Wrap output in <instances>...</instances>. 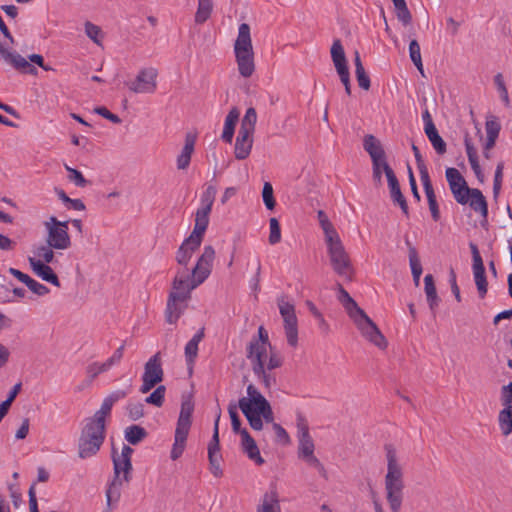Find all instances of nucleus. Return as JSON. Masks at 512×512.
<instances>
[{"instance_id":"obj_1","label":"nucleus","mask_w":512,"mask_h":512,"mask_svg":"<svg viewBox=\"0 0 512 512\" xmlns=\"http://www.w3.org/2000/svg\"><path fill=\"white\" fill-rule=\"evenodd\" d=\"M214 259L215 250L211 245H207L190 272L188 269L177 270L165 310L168 323L175 324L185 312L192 290L201 285L211 274Z\"/></svg>"},{"instance_id":"obj_2","label":"nucleus","mask_w":512,"mask_h":512,"mask_svg":"<svg viewBox=\"0 0 512 512\" xmlns=\"http://www.w3.org/2000/svg\"><path fill=\"white\" fill-rule=\"evenodd\" d=\"M127 396L125 390H116L106 396L93 416L84 420V426L78 440V456L87 459L95 456L105 440L106 418L110 415L113 405Z\"/></svg>"},{"instance_id":"obj_3","label":"nucleus","mask_w":512,"mask_h":512,"mask_svg":"<svg viewBox=\"0 0 512 512\" xmlns=\"http://www.w3.org/2000/svg\"><path fill=\"white\" fill-rule=\"evenodd\" d=\"M247 359L258 380L270 389L276 384V378L271 373L282 365V358L272 351L269 337L263 326L258 328V338H253L247 346Z\"/></svg>"},{"instance_id":"obj_4","label":"nucleus","mask_w":512,"mask_h":512,"mask_svg":"<svg viewBox=\"0 0 512 512\" xmlns=\"http://www.w3.org/2000/svg\"><path fill=\"white\" fill-rule=\"evenodd\" d=\"M238 407L254 430L263 428V421L272 423L277 440L283 444L289 443V435L278 423H274V414L270 403L253 384L247 386V396L239 399Z\"/></svg>"},{"instance_id":"obj_5","label":"nucleus","mask_w":512,"mask_h":512,"mask_svg":"<svg viewBox=\"0 0 512 512\" xmlns=\"http://www.w3.org/2000/svg\"><path fill=\"white\" fill-rule=\"evenodd\" d=\"M387 473L384 477L385 497L391 512H400L404 500V472L399 463L397 451L394 445L384 446Z\"/></svg>"},{"instance_id":"obj_6","label":"nucleus","mask_w":512,"mask_h":512,"mask_svg":"<svg viewBox=\"0 0 512 512\" xmlns=\"http://www.w3.org/2000/svg\"><path fill=\"white\" fill-rule=\"evenodd\" d=\"M132 453L133 449L128 445H124L120 453L114 448L112 450L113 477L106 488L107 510L105 512H110L114 505L118 503L123 485L128 484L132 479Z\"/></svg>"},{"instance_id":"obj_7","label":"nucleus","mask_w":512,"mask_h":512,"mask_svg":"<svg viewBox=\"0 0 512 512\" xmlns=\"http://www.w3.org/2000/svg\"><path fill=\"white\" fill-rule=\"evenodd\" d=\"M234 54L239 74L249 78L255 71L254 50L249 24L242 23L234 43Z\"/></svg>"},{"instance_id":"obj_8","label":"nucleus","mask_w":512,"mask_h":512,"mask_svg":"<svg viewBox=\"0 0 512 512\" xmlns=\"http://www.w3.org/2000/svg\"><path fill=\"white\" fill-rule=\"evenodd\" d=\"M257 122V113L253 107L246 110L241 120L240 129L236 138L234 153L238 160L246 159L252 149L253 134Z\"/></svg>"},{"instance_id":"obj_9","label":"nucleus","mask_w":512,"mask_h":512,"mask_svg":"<svg viewBox=\"0 0 512 512\" xmlns=\"http://www.w3.org/2000/svg\"><path fill=\"white\" fill-rule=\"evenodd\" d=\"M194 411V403L190 398H186L181 403V410L175 430L174 444L170 457L177 460L184 452L186 440L191 427V417Z\"/></svg>"},{"instance_id":"obj_10","label":"nucleus","mask_w":512,"mask_h":512,"mask_svg":"<svg viewBox=\"0 0 512 512\" xmlns=\"http://www.w3.org/2000/svg\"><path fill=\"white\" fill-rule=\"evenodd\" d=\"M354 325L361 336L380 350L388 347V341L375 322L354 301Z\"/></svg>"},{"instance_id":"obj_11","label":"nucleus","mask_w":512,"mask_h":512,"mask_svg":"<svg viewBox=\"0 0 512 512\" xmlns=\"http://www.w3.org/2000/svg\"><path fill=\"white\" fill-rule=\"evenodd\" d=\"M69 221H59L51 216L45 223L47 232L46 243L56 250H66L71 247V238L68 233Z\"/></svg>"},{"instance_id":"obj_12","label":"nucleus","mask_w":512,"mask_h":512,"mask_svg":"<svg viewBox=\"0 0 512 512\" xmlns=\"http://www.w3.org/2000/svg\"><path fill=\"white\" fill-rule=\"evenodd\" d=\"M280 315L284 323V331L288 344L296 347L298 344V319L294 304L281 297L277 300Z\"/></svg>"},{"instance_id":"obj_13","label":"nucleus","mask_w":512,"mask_h":512,"mask_svg":"<svg viewBox=\"0 0 512 512\" xmlns=\"http://www.w3.org/2000/svg\"><path fill=\"white\" fill-rule=\"evenodd\" d=\"M331 60L341 83L345 87L346 94H351L350 71L348 59L344 47L339 39L333 41L330 49Z\"/></svg>"},{"instance_id":"obj_14","label":"nucleus","mask_w":512,"mask_h":512,"mask_svg":"<svg viewBox=\"0 0 512 512\" xmlns=\"http://www.w3.org/2000/svg\"><path fill=\"white\" fill-rule=\"evenodd\" d=\"M164 371L160 352L153 355L144 365V373L142 375L141 393H147L153 389L158 383L163 381Z\"/></svg>"},{"instance_id":"obj_15","label":"nucleus","mask_w":512,"mask_h":512,"mask_svg":"<svg viewBox=\"0 0 512 512\" xmlns=\"http://www.w3.org/2000/svg\"><path fill=\"white\" fill-rule=\"evenodd\" d=\"M326 243L333 270L340 276L347 274L350 268V257L344 250L339 236Z\"/></svg>"},{"instance_id":"obj_16","label":"nucleus","mask_w":512,"mask_h":512,"mask_svg":"<svg viewBox=\"0 0 512 512\" xmlns=\"http://www.w3.org/2000/svg\"><path fill=\"white\" fill-rule=\"evenodd\" d=\"M157 76L158 72L155 68H144L138 72L134 81L127 83V86L134 93H154L157 88Z\"/></svg>"},{"instance_id":"obj_17","label":"nucleus","mask_w":512,"mask_h":512,"mask_svg":"<svg viewBox=\"0 0 512 512\" xmlns=\"http://www.w3.org/2000/svg\"><path fill=\"white\" fill-rule=\"evenodd\" d=\"M446 179L449 184L451 193L455 200L462 205L468 203V192L472 189L467 185L466 180L461 173L453 167L446 169Z\"/></svg>"},{"instance_id":"obj_18","label":"nucleus","mask_w":512,"mask_h":512,"mask_svg":"<svg viewBox=\"0 0 512 512\" xmlns=\"http://www.w3.org/2000/svg\"><path fill=\"white\" fill-rule=\"evenodd\" d=\"M471 254H472V270L474 275L475 284L478 290L479 297L483 299L487 294V278L485 274V267L483 264L482 257L480 255L479 249L476 244L470 242L469 244Z\"/></svg>"},{"instance_id":"obj_19","label":"nucleus","mask_w":512,"mask_h":512,"mask_svg":"<svg viewBox=\"0 0 512 512\" xmlns=\"http://www.w3.org/2000/svg\"><path fill=\"white\" fill-rule=\"evenodd\" d=\"M314 442L311 436L299 438L298 456L304 460L309 466L318 470L322 475L325 474V469L320 463L318 458L314 455Z\"/></svg>"},{"instance_id":"obj_20","label":"nucleus","mask_w":512,"mask_h":512,"mask_svg":"<svg viewBox=\"0 0 512 512\" xmlns=\"http://www.w3.org/2000/svg\"><path fill=\"white\" fill-rule=\"evenodd\" d=\"M386 178L388 181V186L390 189V196L393 203L399 205L403 214L408 217L409 216V207L406 201V198L401 192L399 181L393 171L392 168H388L386 171Z\"/></svg>"},{"instance_id":"obj_21","label":"nucleus","mask_w":512,"mask_h":512,"mask_svg":"<svg viewBox=\"0 0 512 512\" xmlns=\"http://www.w3.org/2000/svg\"><path fill=\"white\" fill-rule=\"evenodd\" d=\"M0 56L16 70L25 73H34L35 67L17 52H11L0 43Z\"/></svg>"},{"instance_id":"obj_22","label":"nucleus","mask_w":512,"mask_h":512,"mask_svg":"<svg viewBox=\"0 0 512 512\" xmlns=\"http://www.w3.org/2000/svg\"><path fill=\"white\" fill-rule=\"evenodd\" d=\"M202 242L188 237L180 245L176 252V261L181 266L179 269H188V263L190 262L194 252L200 247Z\"/></svg>"},{"instance_id":"obj_23","label":"nucleus","mask_w":512,"mask_h":512,"mask_svg":"<svg viewBox=\"0 0 512 512\" xmlns=\"http://www.w3.org/2000/svg\"><path fill=\"white\" fill-rule=\"evenodd\" d=\"M29 264L33 272L42 280L49 282L57 287L60 286V281L57 275L53 272L52 268L44 264L41 260H36L35 257H29Z\"/></svg>"},{"instance_id":"obj_24","label":"nucleus","mask_w":512,"mask_h":512,"mask_svg":"<svg viewBox=\"0 0 512 512\" xmlns=\"http://www.w3.org/2000/svg\"><path fill=\"white\" fill-rule=\"evenodd\" d=\"M241 444L243 451L247 454L249 459L253 460L256 464L261 465L264 459L260 455V451L256 445L255 440L250 436L248 431L244 429L241 431Z\"/></svg>"},{"instance_id":"obj_25","label":"nucleus","mask_w":512,"mask_h":512,"mask_svg":"<svg viewBox=\"0 0 512 512\" xmlns=\"http://www.w3.org/2000/svg\"><path fill=\"white\" fill-rule=\"evenodd\" d=\"M196 142V135L187 133L185 137V144L182 148L181 153L177 157V168L179 170H185L191 161V156L194 152V146Z\"/></svg>"},{"instance_id":"obj_26","label":"nucleus","mask_w":512,"mask_h":512,"mask_svg":"<svg viewBox=\"0 0 512 512\" xmlns=\"http://www.w3.org/2000/svg\"><path fill=\"white\" fill-rule=\"evenodd\" d=\"M464 145L470 166L479 182L483 183L485 177L479 164L477 150L468 134H466L464 137Z\"/></svg>"},{"instance_id":"obj_27","label":"nucleus","mask_w":512,"mask_h":512,"mask_svg":"<svg viewBox=\"0 0 512 512\" xmlns=\"http://www.w3.org/2000/svg\"><path fill=\"white\" fill-rule=\"evenodd\" d=\"M468 203L472 210L479 213L485 220L488 216V204L482 192L477 188H472L468 192Z\"/></svg>"},{"instance_id":"obj_28","label":"nucleus","mask_w":512,"mask_h":512,"mask_svg":"<svg viewBox=\"0 0 512 512\" xmlns=\"http://www.w3.org/2000/svg\"><path fill=\"white\" fill-rule=\"evenodd\" d=\"M221 411L218 409V413L216 415V419L214 422V431L212 439L208 446V459L210 465L220 463L221 455L219 454L220 446H219V421H220Z\"/></svg>"},{"instance_id":"obj_29","label":"nucleus","mask_w":512,"mask_h":512,"mask_svg":"<svg viewBox=\"0 0 512 512\" xmlns=\"http://www.w3.org/2000/svg\"><path fill=\"white\" fill-rule=\"evenodd\" d=\"M211 211L197 209L195 215V225L193 231L189 235L191 239H195L199 242L203 241L205 231L209 224V214Z\"/></svg>"},{"instance_id":"obj_30","label":"nucleus","mask_w":512,"mask_h":512,"mask_svg":"<svg viewBox=\"0 0 512 512\" xmlns=\"http://www.w3.org/2000/svg\"><path fill=\"white\" fill-rule=\"evenodd\" d=\"M363 148L369 154L371 161L386 157L381 142L372 134L364 137Z\"/></svg>"},{"instance_id":"obj_31","label":"nucleus","mask_w":512,"mask_h":512,"mask_svg":"<svg viewBox=\"0 0 512 512\" xmlns=\"http://www.w3.org/2000/svg\"><path fill=\"white\" fill-rule=\"evenodd\" d=\"M256 512H281L279 497L276 491L266 492L257 506Z\"/></svg>"},{"instance_id":"obj_32","label":"nucleus","mask_w":512,"mask_h":512,"mask_svg":"<svg viewBox=\"0 0 512 512\" xmlns=\"http://www.w3.org/2000/svg\"><path fill=\"white\" fill-rule=\"evenodd\" d=\"M239 115H240L239 110L236 107H233L227 114V116L225 118L224 129H223V132L221 135V138L223 141H225L227 143L232 142V139L234 136V131H235V126H236V123L238 122Z\"/></svg>"},{"instance_id":"obj_33","label":"nucleus","mask_w":512,"mask_h":512,"mask_svg":"<svg viewBox=\"0 0 512 512\" xmlns=\"http://www.w3.org/2000/svg\"><path fill=\"white\" fill-rule=\"evenodd\" d=\"M424 290L426 293L429 308L435 315V311L439 305L440 299L437 295L434 278L431 274H427L424 278Z\"/></svg>"},{"instance_id":"obj_34","label":"nucleus","mask_w":512,"mask_h":512,"mask_svg":"<svg viewBox=\"0 0 512 512\" xmlns=\"http://www.w3.org/2000/svg\"><path fill=\"white\" fill-rule=\"evenodd\" d=\"M354 65L356 80L359 88L368 91L371 87V79L368 73L365 71L357 51H354Z\"/></svg>"},{"instance_id":"obj_35","label":"nucleus","mask_w":512,"mask_h":512,"mask_svg":"<svg viewBox=\"0 0 512 512\" xmlns=\"http://www.w3.org/2000/svg\"><path fill=\"white\" fill-rule=\"evenodd\" d=\"M424 191L428 200L429 209L431 212V216L434 221H438L440 219V211L438 207V203L436 200V195L434 192V188L432 186L431 179L422 181Z\"/></svg>"},{"instance_id":"obj_36","label":"nucleus","mask_w":512,"mask_h":512,"mask_svg":"<svg viewBox=\"0 0 512 512\" xmlns=\"http://www.w3.org/2000/svg\"><path fill=\"white\" fill-rule=\"evenodd\" d=\"M502 407L498 413V425L502 435L507 437L512 433L511 405Z\"/></svg>"},{"instance_id":"obj_37","label":"nucleus","mask_w":512,"mask_h":512,"mask_svg":"<svg viewBox=\"0 0 512 512\" xmlns=\"http://www.w3.org/2000/svg\"><path fill=\"white\" fill-rule=\"evenodd\" d=\"M425 134L431 142L433 148L439 155H443L446 152V143L443 138L439 135L435 125H428L424 128Z\"/></svg>"},{"instance_id":"obj_38","label":"nucleus","mask_w":512,"mask_h":512,"mask_svg":"<svg viewBox=\"0 0 512 512\" xmlns=\"http://www.w3.org/2000/svg\"><path fill=\"white\" fill-rule=\"evenodd\" d=\"M213 0H198V7L195 13V23L203 24L211 16Z\"/></svg>"},{"instance_id":"obj_39","label":"nucleus","mask_w":512,"mask_h":512,"mask_svg":"<svg viewBox=\"0 0 512 512\" xmlns=\"http://www.w3.org/2000/svg\"><path fill=\"white\" fill-rule=\"evenodd\" d=\"M388 168L391 167L388 164L386 157L372 161V178L375 185L380 186L382 184V173L386 175Z\"/></svg>"},{"instance_id":"obj_40","label":"nucleus","mask_w":512,"mask_h":512,"mask_svg":"<svg viewBox=\"0 0 512 512\" xmlns=\"http://www.w3.org/2000/svg\"><path fill=\"white\" fill-rule=\"evenodd\" d=\"M147 436L146 430L138 425H132L125 429V439L132 445H137Z\"/></svg>"},{"instance_id":"obj_41","label":"nucleus","mask_w":512,"mask_h":512,"mask_svg":"<svg viewBox=\"0 0 512 512\" xmlns=\"http://www.w3.org/2000/svg\"><path fill=\"white\" fill-rule=\"evenodd\" d=\"M335 297L343 305L347 314L352 316V297L340 283L335 286Z\"/></svg>"},{"instance_id":"obj_42","label":"nucleus","mask_w":512,"mask_h":512,"mask_svg":"<svg viewBox=\"0 0 512 512\" xmlns=\"http://www.w3.org/2000/svg\"><path fill=\"white\" fill-rule=\"evenodd\" d=\"M318 220L321 228L324 231L326 241H332V239L338 236L327 215L321 210L318 211Z\"/></svg>"},{"instance_id":"obj_43","label":"nucleus","mask_w":512,"mask_h":512,"mask_svg":"<svg viewBox=\"0 0 512 512\" xmlns=\"http://www.w3.org/2000/svg\"><path fill=\"white\" fill-rule=\"evenodd\" d=\"M84 30L86 36L91 39L96 45L101 46L103 33L98 25L93 24L90 21L85 22Z\"/></svg>"},{"instance_id":"obj_44","label":"nucleus","mask_w":512,"mask_h":512,"mask_svg":"<svg viewBox=\"0 0 512 512\" xmlns=\"http://www.w3.org/2000/svg\"><path fill=\"white\" fill-rule=\"evenodd\" d=\"M217 189L213 185L207 186L201 195V206L199 209L211 211L215 200Z\"/></svg>"},{"instance_id":"obj_45","label":"nucleus","mask_w":512,"mask_h":512,"mask_svg":"<svg viewBox=\"0 0 512 512\" xmlns=\"http://www.w3.org/2000/svg\"><path fill=\"white\" fill-rule=\"evenodd\" d=\"M409 55L411 61L414 63V65L417 67L419 72L423 74V64H422V58H421V52H420V45L417 40L413 39L409 44Z\"/></svg>"},{"instance_id":"obj_46","label":"nucleus","mask_w":512,"mask_h":512,"mask_svg":"<svg viewBox=\"0 0 512 512\" xmlns=\"http://www.w3.org/2000/svg\"><path fill=\"white\" fill-rule=\"evenodd\" d=\"M54 249V247L46 243L45 245H39L36 247L34 253L38 257L37 260H41L44 264H48L54 260Z\"/></svg>"},{"instance_id":"obj_47","label":"nucleus","mask_w":512,"mask_h":512,"mask_svg":"<svg viewBox=\"0 0 512 512\" xmlns=\"http://www.w3.org/2000/svg\"><path fill=\"white\" fill-rule=\"evenodd\" d=\"M64 167L66 169V171L68 172V180L73 183L75 186L77 187H85L88 185V180L85 179V177L83 176V174L77 170V169H74L70 166H68L67 164H64Z\"/></svg>"},{"instance_id":"obj_48","label":"nucleus","mask_w":512,"mask_h":512,"mask_svg":"<svg viewBox=\"0 0 512 512\" xmlns=\"http://www.w3.org/2000/svg\"><path fill=\"white\" fill-rule=\"evenodd\" d=\"M166 388L163 385L158 386L149 396L145 398L147 404L161 407L164 402Z\"/></svg>"},{"instance_id":"obj_49","label":"nucleus","mask_w":512,"mask_h":512,"mask_svg":"<svg viewBox=\"0 0 512 512\" xmlns=\"http://www.w3.org/2000/svg\"><path fill=\"white\" fill-rule=\"evenodd\" d=\"M412 151L414 153V157H415V160H416V163H417V168H418L419 173H420L421 181L430 179L427 166L424 163V160L422 158V155L420 153L419 148L415 144H412Z\"/></svg>"},{"instance_id":"obj_50","label":"nucleus","mask_w":512,"mask_h":512,"mask_svg":"<svg viewBox=\"0 0 512 512\" xmlns=\"http://www.w3.org/2000/svg\"><path fill=\"white\" fill-rule=\"evenodd\" d=\"M263 202L268 210H273L276 205L273 187L270 182H265L262 190Z\"/></svg>"},{"instance_id":"obj_51","label":"nucleus","mask_w":512,"mask_h":512,"mask_svg":"<svg viewBox=\"0 0 512 512\" xmlns=\"http://www.w3.org/2000/svg\"><path fill=\"white\" fill-rule=\"evenodd\" d=\"M485 129L486 136L494 137L497 139L501 130V125L498 121V118L496 116H489L486 119Z\"/></svg>"},{"instance_id":"obj_52","label":"nucleus","mask_w":512,"mask_h":512,"mask_svg":"<svg viewBox=\"0 0 512 512\" xmlns=\"http://www.w3.org/2000/svg\"><path fill=\"white\" fill-rule=\"evenodd\" d=\"M269 228H270V234H269V243L271 245H275L280 242L281 240V229L280 224L276 218H270L269 220Z\"/></svg>"},{"instance_id":"obj_53","label":"nucleus","mask_w":512,"mask_h":512,"mask_svg":"<svg viewBox=\"0 0 512 512\" xmlns=\"http://www.w3.org/2000/svg\"><path fill=\"white\" fill-rule=\"evenodd\" d=\"M503 169H504V162L501 161L497 164V167L495 170V175H494V183H493L494 198L498 197L500 190H501L502 180H503Z\"/></svg>"},{"instance_id":"obj_54","label":"nucleus","mask_w":512,"mask_h":512,"mask_svg":"<svg viewBox=\"0 0 512 512\" xmlns=\"http://www.w3.org/2000/svg\"><path fill=\"white\" fill-rule=\"evenodd\" d=\"M494 82H495V85L497 86V89L500 93V97H501L502 101L505 103L506 106H508L510 103L508 91H507V88H506V85H505V82H504V79H503V76L501 73H498L495 75Z\"/></svg>"},{"instance_id":"obj_55","label":"nucleus","mask_w":512,"mask_h":512,"mask_svg":"<svg viewBox=\"0 0 512 512\" xmlns=\"http://www.w3.org/2000/svg\"><path fill=\"white\" fill-rule=\"evenodd\" d=\"M228 412L231 418L233 431L241 435V431H243L244 429L241 428V421L237 413V406L235 404H230L228 407Z\"/></svg>"},{"instance_id":"obj_56","label":"nucleus","mask_w":512,"mask_h":512,"mask_svg":"<svg viewBox=\"0 0 512 512\" xmlns=\"http://www.w3.org/2000/svg\"><path fill=\"white\" fill-rule=\"evenodd\" d=\"M127 413H128V416L132 419V420H138L140 419L141 417H143L144 415V407H143V404L142 403H132L130 402L127 407Z\"/></svg>"},{"instance_id":"obj_57","label":"nucleus","mask_w":512,"mask_h":512,"mask_svg":"<svg viewBox=\"0 0 512 512\" xmlns=\"http://www.w3.org/2000/svg\"><path fill=\"white\" fill-rule=\"evenodd\" d=\"M26 286L30 291L38 296H44L49 293V289L45 285L39 283L31 277L27 281Z\"/></svg>"},{"instance_id":"obj_58","label":"nucleus","mask_w":512,"mask_h":512,"mask_svg":"<svg viewBox=\"0 0 512 512\" xmlns=\"http://www.w3.org/2000/svg\"><path fill=\"white\" fill-rule=\"evenodd\" d=\"M500 403L502 406L512 405V381L501 387Z\"/></svg>"},{"instance_id":"obj_59","label":"nucleus","mask_w":512,"mask_h":512,"mask_svg":"<svg viewBox=\"0 0 512 512\" xmlns=\"http://www.w3.org/2000/svg\"><path fill=\"white\" fill-rule=\"evenodd\" d=\"M409 264H410V268H411V272H412V276H413V279L415 281V284L418 285L419 284V280H420V276L422 274V265H421V262H420V259H419V256L418 257H414V258H410L409 259Z\"/></svg>"},{"instance_id":"obj_60","label":"nucleus","mask_w":512,"mask_h":512,"mask_svg":"<svg viewBox=\"0 0 512 512\" xmlns=\"http://www.w3.org/2000/svg\"><path fill=\"white\" fill-rule=\"evenodd\" d=\"M296 427L298 438L310 436L308 422L306 418L301 414L297 415Z\"/></svg>"},{"instance_id":"obj_61","label":"nucleus","mask_w":512,"mask_h":512,"mask_svg":"<svg viewBox=\"0 0 512 512\" xmlns=\"http://www.w3.org/2000/svg\"><path fill=\"white\" fill-rule=\"evenodd\" d=\"M94 112L105 119L111 121L114 124L121 123V119L118 115L111 113L106 107L100 106L94 109Z\"/></svg>"},{"instance_id":"obj_62","label":"nucleus","mask_w":512,"mask_h":512,"mask_svg":"<svg viewBox=\"0 0 512 512\" xmlns=\"http://www.w3.org/2000/svg\"><path fill=\"white\" fill-rule=\"evenodd\" d=\"M198 355V346L194 342H188L185 346V357L188 364H193Z\"/></svg>"},{"instance_id":"obj_63","label":"nucleus","mask_w":512,"mask_h":512,"mask_svg":"<svg viewBox=\"0 0 512 512\" xmlns=\"http://www.w3.org/2000/svg\"><path fill=\"white\" fill-rule=\"evenodd\" d=\"M100 374H102L100 362H92L86 367V375L90 382H92Z\"/></svg>"},{"instance_id":"obj_64","label":"nucleus","mask_w":512,"mask_h":512,"mask_svg":"<svg viewBox=\"0 0 512 512\" xmlns=\"http://www.w3.org/2000/svg\"><path fill=\"white\" fill-rule=\"evenodd\" d=\"M397 19L404 25L408 26L412 22V15L408 7L396 10Z\"/></svg>"}]
</instances>
